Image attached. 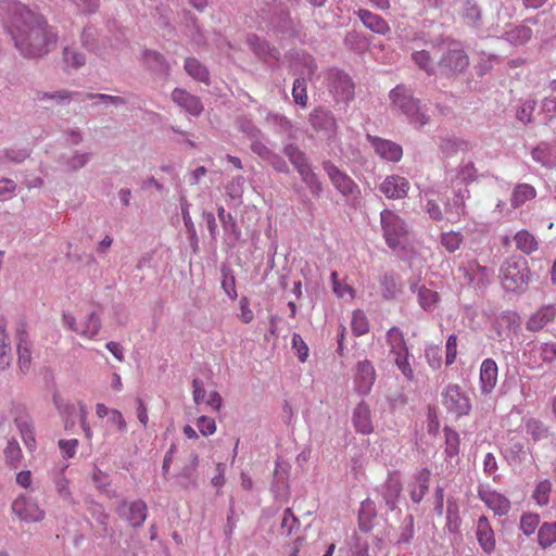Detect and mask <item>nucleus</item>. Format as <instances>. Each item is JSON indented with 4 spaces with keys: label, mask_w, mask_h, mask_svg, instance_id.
<instances>
[{
    "label": "nucleus",
    "mask_w": 556,
    "mask_h": 556,
    "mask_svg": "<svg viewBox=\"0 0 556 556\" xmlns=\"http://www.w3.org/2000/svg\"><path fill=\"white\" fill-rule=\"evenodd\" d=\"M9 31L16 49L26 58H41L56 47L58 33L47 20L31 10L16 5Z\"/></svg>",
    "instance_id": "obj_1"
},
{
    "label": "nucleus",
    "mask_w": 556,
    "mask_h": 556,
    "mask_svg": "<svg viewBox=\"0 0 556 556\" xmlns=\"http://www.w3.org/2000/svg\"><path fill=\"white\" fill-rule=\"evenodd\" d=\"M502 287L509 292L522 291L530 281L528 262L523 257L507 258L501 266Z\"/></svg>",
    "instance_id": "obj_2"
},
{
    "label": "nucleus",
    "mask_w": 556,
    "mask_h": 556,
    "mask_svg": "<svg viewBox=\"0 0 556 556\" xmlns=\"http://www.w3.org/2000/svg\"><path fill=\"white\" fill-rule=\"evenodd\" d=\"M389 97L393 108L403 112L413 124L424 126L427 123V117L420 110L419 101L413 97L410 90L405 86H396L390 91Z\"/></svg>",
    "instance_id": "obj_3"
},
{
    "label": "nucleus",
    "mask_w": 556,
    "mask_h": 556,
    "mask_svg": "<svg viewBox=\"0 0 556 556\" xmlns=\"http://www.w3.org/2000/svg\"><path fill=\"white\" fill-rule=\"evenodd\" d=\"M383 238L390 249L402 245L407 238L408 230L404 220L392 210L386 208L380 213Z\"/></svg>",
    "instance_id": "obj_4"
},
{
    "label": "nucleus",
    "mask_w": 556,
    "mask_h": 556,
    "mask_svg": "<svg viewBox=\"0 0 556 556\" xmlns=\"http://www.w3.org/2000/svg\"><path fill=\"white\" fill-rule=\"evenodd\" d=\"M477 178V169L471 160H463L458 166L456 180H459L460 184L465 185L464 189H458L457 192L454 191V207L462 208V213H465V200L470 198V191L467 186L475 181Z\"/></svg>",
    "instance_id": "obj_5"
},
{
    "label": "nucleus",
    "mask_w": 556,
    "mask_h": 556,
    "mask_svg": "<svg viewBox=\"0 0 556 556\" xmlns=\"http://www.w3.org/2000/svg\"><path fill=\"white\" fill-rule=\"evenodd\" d=\"M323 168L328 175L333 187L344 197L354 195L359 192L358 186L355 181L331 161H324Z\"/></svg>",
    "instance_id": "obj_6"
},
{
    "label": "nucleus",
    "mask_w": 556,
    "mask_h": 556,
    "mask_svg": "<svg viewBox=\"0 0 556 556\" xmlns=\"http://www.w3.org/2000/svg\"><path fill=\"white\" fill-rule=\"evenodd\" d=\"M11 509L20 520L25 522H39L46 516L45 510L39 507L38 503L26 495L17 496L12 502Z\"/></svg>",
    "instance_id": "obj_7"
},
{
    "label": "nucleus",
    "mask_w": 556,
    "mask_h": 556,
    "mask_svg": "<svg viewBox=\"0 0 556 556\" xmlns=\"http://www.w3.org/2000/svg\"><path fill=\"white\" fill-rule=\"evenodd\" d=\"M308 121L316 132L327 138H331L337 134V121L328 110L323 108L314 109L309 114Z\"/></svg>",
    "instance_id": "obj_8"
},
{
    "label": "nucleus",
    "mask_w": 556,
    "mask_h": 556,
    "mask_svg": "<svg viewBox=\"0 0 556 556\" xmlns=\"http://www.w3.org/2000/svg\"><path fill=\"white\" fill-rule=\"evenodd\" d=\"M410 189L409 181L400 175H389L379 185V190L386 198L400 200L407 197Z\"/></svg>",
    "instance_id": "obj_9"
},
{
    "label": "nucleus",
    "mask_w": 556,
    "mask_h": 556,
    "mask_svg": "<svg viewBox=\"0 0 556 556\" xmlns=\"http://www.w3.org/2000/svg\"><path fill=\"white\" fill-rule=\"evenodd\" d=\"M376 380V370L371 362L365 359L358 362L356 365V372L354 377L355 389L359 394H367L370 392Z\"/></svg>",
    "instance_id": "obj_10"
},
{
    "label": "nucleus",
    "mask_w": 556,
    "mask_h": 556,
    "mask_svg": "<svg viewBox=\"0 0 556 556\" xmlns=\"http://www.w3.org/2000/svg\"><path fill=\"white\" fill-rule=\"evenodd\" d=\"M367 139L381 159L394 163L402 159L403 150L400 144L371 135Z\"/></svg>",
    "instance_id": "obj_11"
},
{
    "label": "nucleus",
    "mask_w": 556,
    "mask_h": 556,
    "mask_svg": "<svg viewBox=\"0 0 556 556\" xmlns=\"http://www.w3.org/2000/svg\"><path fill=\"white\" fill-rule=\"evenodd\" d=\"M118 513L125 516L132 527H141L147 518V505L143 501H134L131 503L123 502Z\"/></svg>",
    "instance_id": "obj_12"
},
{
    "label": "nucleus",
    "mask_w": 556,
    "mask_h": 556,
    "mask_svg": "<svg viewBox=\"0 0 556 556\" xmlns=\"http://www.w3.org/2000/svg\"><path fill=\"white\" fill-rule=\"evenodd\" d=\"M497 364L492 358H486L480 367V389L483 394H490L497 382Z\"/></svg>",
    "instance_id": "obj_13"
},
{
    "label": "nucleus",
    "mask_w": 556,
    "mask_h": 556,
    "mask_svg": "<svg viewBox=\"0 0 556 556\" xmlns=\"http://www.w3.org/2000/svg\"><path fill=\"white\" fill-rule=\"evenodd\" d=\"M526 433L531 437L534 442L549 441L555 445L556 437L549 427L542 420L529 418L525 422Z\"/></svg>",
    "instance_id": "obj_14"
},
{
    "label": "nucleus",
    "mask_w": 556,
    "mask_h": 556,
    "mask_svg": "<svg viewBox=\"0 0 556 556\" xmlns=\"http://www.w3.org/2000/svg\"><path fill=\"white\" fill-rule=\"evenodd\" d=\"M172 99L177 105L185 109L193 116L200 115L203 111V105L200 99L193 94H190L185 89H174L172 92Z\"/></svg>",
    "instance_id": "obj_15"
},
{
    "label": "nucleus",
    "mask_w": 556,
    "mask_h": 556,
    "mask_svg": "<svg viewBox=\"0 0 556 556\" xmlns=\"http://www.w3.org/2000/svg\"><path fill=\"white\" fill-rule=\"evenodd\" d=\"M458 270L464 275L468 285L481 287L488 281L489 269L480 266L475 260L469 261L467 265H460Z\"/></svg>",
    "instance_id": "obj_16"
},
{
    "label": "nucleus",
    "mask_w": 556,
    "mask_h": 556,
    "mask_svg": "<svg viewBox=\"0 0 556 556\" xmlns=\"http://www.w3.org/2000/svg\"><path fill=\"white\" fill-rule=\"evenodd\" d=\"M26 325L21 323L16 329L17 340V354H18V367L21 371L25 372L28 370L31 361V353L27 340Z\"/></svg>",
    "instance_id": "obj_17"
},
{
    "label": "nucleus",
    "mask_w": 556,
    "mask_h": 556,
    "mask_svg": "<svg viewBox=\"0 0 556 556\" xmlns=\"http://www.w3.org/2000/svg\"><path fill=\"white\" fill-rule=\"evenodd\" d=\"M352 421L355 430L359 433L370 434L374 431L370 408L364 402L354 408Z\"/></svg>",
    "instance_id": "obj_18"
},
{
    "label": "nucleus",
    "mask_w": 556,
    "mask_h": 556,
    "mask_svg": "<svg viewBox=\"0 0 556 556\" xmlns=\"http://www.w3.org/2000/svg\"><path fill=\"white\" fill-rule=\"evenodd\" d=\"M357 16L364 24V26L370 29L372 33L378 35H386L390 31L388 22L378 14H375L368 10L359 9Z\"/></svg>",
    "instance_id": "obj_19"
},
{
    "label": "nucleus",
    "mask_w": 556,
    "mask_h": 556,
    "mask_svg": "<svg viewBox=\"0 0 556 556\" xmlns=\"http://www.w3.org/2000/svg\"><path fill=\"white\" fill-rule=\"evenodd\" d=\"M556 316V309L553 306H546L530 316L526 323V328L529 331H539L548 323L554 320Z\"/></svg>",
    "instance_id": "obj_20"
},
{
    "label": "nucleus",
    "mask_w": 556,
    "mask_h": 556,
    "mask_svg": "<svg viewBox=\"0 0 556 556\" xmlns=\"http://www.w3.org/2000/svg\"><path fill=\"white\" fill-rule=\"evenodd\" d=\"M477 539L485 553H491L495 548V538L489 521L485 517H480L477 525Z\"/></svg>",
    "instance_id": "obj_21"
},
{
    "label": "nucleus",
    "mask_w": 556,
    "mask_h": 556,
    "mask_svg": "<svg viewBox=\"0 0 556 556\" xmlns=\"http://www.w3.org/2000/svg\"><path fill=\"white\" fill-rule=\"evenodd\" d=\"M531 156L534 162L544 167H553L556 164V153L554 148L547 142H540L531 151Z\"/></svg>",
    "instance_id": "obj_22"
},
{
    "label": "nucleus",
    "mask_w": 556,
    "mask_h": 556,
    "mask_svg": "<svg viewBox=\"0 0 556 556\" xmlns=\"http://www.w3.org/2000/svg\"><path fill=\"white\" fill-rule=\"evenodd\" d=\"M15 424L21 433L25 446L29 451H34L36 448V439L31 418L27 415L18 416L15 419Z\"/></svg>",
    "instance_id": "obj_23"
},
{
    "label": "nucleus",
    "mask_w": 556,
    "mask_h": 556,
    "mask_svg": "<svg viewBox=\"0 0 556 556\" xmlns=\"http://www.w3.org/2000/svg\"><path fill=\"white\" fill-rule=\"evenodd\" d=\"M536 197V190L529 184H518L514 187L510 205L513 208H518L527 201L533 200Z\"/></svg>",
    "instance_id": "obj_24"
},
{
    "label": "nucleus",
    "mask_w": 556,
    "mask_h": 556,
    "mask_svg": "<svg viewBox=\"0 0 556 556\" xmlns=\"http://www.w3.org/2000/svg\"><path fill=\"white\" fill-rule=\"evenodd\" d=\"M430 471L427 469L420 470L415 481L410 485V498L414 503H419L429 489Z\"/></svg>",
    "instance_id": "obj_25"
},
{
    "label": "nucleus",
    "mask_w": 556,
    "mask_h": 556,
    "mask_svg": "<svg viewBox=\"0 0 556 556\" xmlns=\"http://www.w3.org/2000/svg\"><path fill=\"white\" fill-rule=\"evenodd\" d=\"M503 455L509 465L518 466L526 459L527 452L521 441L511 439L504 448Z\"/></svg>",
    "instance_id": "obj_26"
},
{
    "label": "nucleus",
    "mask_w": 556,
    "mask_h": 556,
    "mask_svg": "<svg viewBox=\"0 0 556 556\" xmlns=\"http://www.w3.org/2000/svg\"><path fill=\"white\" fill-rule=\"evenodd\" d=\"M53 403L63 418L65 430H71L75 426L74 415L76 413L75 406L72 403L65 402L60 394L53 395Z\"/></svg>",
    "instance_id": "obj_27"
},
{
    "label": "nucleus",
    "mask_w": 556,
    "mask_h": 556,
    "mask_svg": "<svg viewBox=\"0 0 556 556\" xmlns=\"http://www.w3.org/2000/svg\"><path fill=\"white\" fill-rule=\"evenodd\" d=\"M282 151L298 173L309 166L306 154L298 146L289 143Z\"/></svg>",
    "instance_id": "obj_28"
},
{
    "label": "nucleus",
    "mask_w": 556,
    "mask_h": 556,
    "mask_svg": "<svg viewBox=\"0 0 556 556\" xmlns=\"http://www.w3.org/2000/svg\"><path fill=\"white\" fill-rule=\"evenodd\" d=\"M80 329L78 333L81 337L93 339L100 331L101 321L100 317L94 313H89L84 320L79 323Z\"/></svg>",
    "instance_id": "obj_29"
},
{
    "label": "nucleus",
    "mask_w": 556,
    "mask_h": 556,
    "mask_svg": "<svg viewBox=\"0 0 556 556\" xmlns=\"http://www.w3.org/2000/svg\"><path fill=\"white\" fill-rule=\"evenodd\" d=\"M514 241L516 242V248L525 254H531L539 248L535 237L526 229L518 231L514 237Z\"/></svg>",
    "instance_id": "obj_30"
},
{
    "label": "nucleus",
    "mask_w": 556,
    "mask_h": 556,
    "mask_svg": "<svg viewBox=\"0 0 556 556\" xmlns=\"http://www.w3.org/2000/svg\"><path fill=\"white\" fill-rule=\"evenodd\" d=\"M387 340L391 348V352L395 355L408 354L403 333L399 328H391L387 333Z\"/></svg>",
    "instance_id": "obj_31"
},
{
    "label": "nucleus",
    "mask_w": 556,
    "mask_h": 556,
    "mask_svg": "<svg viewBox=\"0 0 556 556\" xmlns=\"http://www.w3.org/2000/svg\"><path fill=\"white\" fill-rule=\"evenodd\" d=\"M538 542L544 549L556 543V522H544L539 528Z\"/></svg>",
    "instance_id": "obj_32"
},
{
    "label": "nucleus",
    "mask_w": 556,
    "mask_h": 556,
    "mask_svg": "<svg viewBox=\"0 0 556 556\" xmlns=\"http://www.w3.org/2000/svg\"><path fill=\"white\" fill-rule=\"evenodd\" d=\"M302 181L306 185L315 198H319L323 192V185L318 176L313 172L311 165L299 173Z\"/></svg>",
    "instance_id": "obj_33"
},
{
    "label": "nucleus",
    "mask_w": 556,
    "mask_h": 556,
    "mask_svg": "<svg viewBox=\"0 0 556 556\" xmlns=\"http://www.w3.org/2000/svg\"><path fill=\"white\" fill-rule=\"evenodd\" d=\"M5 320L0 316V368L7 369L11 361V346L7 343Z\"/></svg>",
    "instance_id": "obj_34"
},
{
    "label": "nucleus",
    "mask_w": 556,
    "mask_h": 556,
    "mask_svg": "<svg viewBox=\"0 0 556 556\" xmlns=\"http://www.w3.org/2000/svg\"><path fill=\"white\" fill-rule=\"evenodd\" d=\"M486 505L497 515H506L510 509V502L500 493H491L485 498Z\"/></svg>",
    "instance_id": "obj_35"
},
{
    "label": "nucleus",
    "mask_w": 556,
    "mask_h": 556,
    "mask_svg": "<svg viewBox=\"0 0 556 556\" xmlns=\"http://www.w3.org/2000/svg\"><path fill=\"white\" fill-rule=\"evenodd\" d=\"M185 70L191 77L199 81L206 83L208 80L206 67L194 58L186 59Z\"/></svg>",
    "instance_id": "obj_36"
},
{
    "label": "nucleus",
    "mask_w": 556,
    "mask_h": 556,
    "mask_svg": "<svg viewBox=\"0 0 556 556\" xmlns=\"http://www.w3.org/2000/svg\"><path fill=\"white\" fill-rule=\"evenodd\" d=\"M384 489L386 491L383 497L386 500V503L391 509H394L395 502L399 498L402 491L401 482L397 478L391 477L386 482Z\"/></svg>",
    "instance_id": "obj_37"
},
{
    "label": "nucleus",
    "mask_w": 556,
    "mask_h": 556,
    "mask_svg": "<svg viewBox=\"0 0 556 556\" xmlns=\"http://www.w3.org/2000/svg\"><path fill=\"white\" fill-rule=\"evenodd\" d=\"M471 409V399L466 393H460L458 387L454 386V413L457 416L468 415Z\"/></svg>",
    "instance_id": "obj_38"
},
{
    "label": "nucleus",
    "mask_w": 556,
    "mask_h": 556,
    "mask_svg": "<svg viewBox=\"0 0 556 556\" xmlns=\"http://www.w3.org/2000/svg\"><path fill=\"white\" fill-rule=\"evenodd\" d=\"M351 328L356 337L363 336L369 331V323L363 311L356 309L353 312Z\"/></svg>",
    "instance_id": "obj_39"
},
{
    "label": "nucleus",
    "mask_w": 556,
    "mask_h": 556,
    "mask_svg": "<svg viewBox=\"0 0 556 556\" xmlns=\"http://www.w3.org/2000/svg\"><path fill=\"white\" fill-rule=\"evenodd\" d=\"M4 456H5L7 463L12 468L18 467V465L22 460L23 454H22V450L16 441L13 440V441L8 442V445L4 448Z\"/></svg>",
    "instance_id": "obj_40"
},
{
    "label": "nucleus",
    "mask_w": 556,
    "mask_h": 556,
    "mask_svg": "<svg viewBox=\"0 0 556 556\" xmlns=\"http://www.w3.org/2000/svg\"><path fill=\"white\" fill-rule=\"evenodd\" d=\"M223 280H222V288L224 289L225 293L229 296L231 300H236L238 296L237 290H236V278L232 274V271L229 268L224 267L222 269Z\"/></svg>",
    "instance_id": "obj_41"
},
{
    "label": "nucleus",
    "mask_w": 556,
    "mask_h": 556,
    "mask_svg": "<svg viewBox=\"0 0 556 556\" xmlns=\"http://www.w3.org/2000/svg\"><path fill=\"white\" fill-rule=\"evenodd\" d=\"M254 51L261 56H270L273 59L279 58L278 49L270 47L266 41H260L258 38L253 37L249 39Z\"/></svg>",
    "instance_id": "obj_42"
},
{
    "label": "nucleus",
    "mask_w": 556,
    "mask_h": 556,
    "mask_svg": "<svg viewBox=\"0 0 556 556\" xmlns=\"http://www.w3.org/2000/svg\"><path fill=\"white\" fill-rule=\"evenodd\" d=\"M552 483L548 480L540 481L533 492V498L540 506L548 504Z\"/></svg>",
    "instance_id": "obj_43"
},
{
    "label": "nucleus",
    "mask_w": 556,
    "mask_h": 556,
    "mask_svg": "<svg viewBox=\"0 0 556 556\" xmlns=\"http://www.w3.org/2000/svg\"><path fill=\"white\" fill-rule=\"evenodd\" d=\"M292 97L294 102L301 106H306L307 104V92H306V83L303 78H298L293 83L292 88Z\"/></svg>",
    "instance_id": "obj_44"
},
{
    "label": "nucleus",
    "mask_w": 556,
    "mask_h": 556,
    "mask_svg": "<svg viewBox=\"0 0 556 556\" xmlns=\"http://www.w3.org/2000/svg\"><path fill=\"white\" fill-rule=\"evenodd\" d=\"M418 299L420 305L428 311L437 304L439 295L435 291L421 287L418 291Z\"/></svg>",
    "instance_id": "obj_45"
},
{
    "label": "nucleus",
    "mask_w": 556,
    "mask_h": 556,
    "mask_svg": "<svg viewBox=\"0 0 556 556\" xmlns=\"http://www.w3.org/2000/svg\"><path fill=\"white\" fill-rule=\"evenodd\" d=\"M299 527H300L299 519L294 516L291 508H287L283 511L282 520H281L282 534L291 535L294 528H299Z\"/></svg>",
    "instance_id": "obj_46"
},
{
    "label": "nucleus",
    "mask_w": 556,
    "mask_h": 556,
    "mask_svg": "<svg viewBox=\"0 0 556 556\" xmlns=\"http://www.w3.org/2000/svg\"><path fill=\"white\" fill-rule=\"evenodd\" d=\"M540 518L536 514H526L521 517L520 529L525 535L533 534L539 526Z\"/></svg>",
    "instance_id": "obj_47"
},
{
    "label": "nucleus",
    "mask_w": 556,
    "mask_h": 556,
    "mask_svg": "<svg viewBox=\"0 0 556 556\" xmlns=\"http://www.w3.org/2000/svg\"><path fill=\"white\" fill-rule=\"evenodd\" d=\"M338 85L334 86L336 90H341V93L345 96V98H350L353 94L354 85L349 75L338 72L336 74Z\"/></svg>",
    "instance_id": "obj_48"
},
{
    "label": "nucleus",
    "mask_w": 556,
    "mask_h": 556,
    "mask_svg": "<svg viewBox=\"0 0 556 556\" xmlns=\"http://www.w3.org/2000/svg\"><path fill=\"white\" fill-rule=\"evenodd\" d=\"M218 218L226 231H232L236 233V237L239 236L240 231L237 227V223L230 213H227L224 206H219L217 210Z\"/></svg>",
    "instance_id": "obj_49"
},
{
    "label": "nucleus",
    "mask_w": 556,
    "mask_h": 556,
    "mask_svg": "<svg viewBox=\"0 0 556 556\" xmlns=\"http://www.w3.org/2000/svg\"><path fill=\"white\" fill-rule=\"evenodd\" d=\"M535 349L544 363H552L556 361V343H541L540 345L535 346Z\"/></svg>",
    "instance_id": "obj_50"
},
{
    "label": "nucleus",
    "mask_w": 556,
    "mask_h": 556,
    "mask_svg": "<svg viewBox=\"0 0 556 556\" xmlns=\"http://www.w3.org/2000/svg\"><path fill=\"white\" fill-rule=\"evenodd\" d=\"M535 109L534 101H526L523 102L517 110L516 117L522 122L523 124L532 123V114Z\"/></svg>",
    "instance_id": "obj_51"
},
{
    "label": "nucleus",
    "mask_w": 556,
    "mask_h": 556,
    "mask_svg": "<svg viewBox=\"0 0 556 556\" xmlns=\"http://www.w3.org/2000/svg\"><path fill=\"white\" fill-rule=\"evenodd\" d=\"M463 17L466 18L469 23L475 24L481 17L480 8L472 0H467L462 13Z\"/></svg>",
    "instance_id": "obj_52"
},
{
    "label": "nucleus",
    "mask_w": 556,
    "mask_h": 556,
    "mask_svg": "<svg viewBox=\"0 0 556 556\" xmlns=\"http://www.w3.org/2000/svg\"><path fill=\"white\" fill-rule=\"evenodd\" d=\"M413 60L415 61V63L421 68L424 70L425 72H427L428 74H432L433 73V64L431 62V58L429 55V52L428 51H425V50H421V51H416L414 54H413Z\"/></svg>",
    "instance_id": "obj_53"
},
{
    "label": "nucleus",
    "mask_w": 556,
    "mask_h": 556,
    "mask_svg": "<svg viewBox=\"0 0 556 556\" xmlns=\"http://www.w3.org/2000/svg\"><path fill=\"white\" fill-rule=\"evenodd\" d=\"M292 346L296 351L300 362L304 363L308 357V348L299 333H293Z\"/></svg>",
    "instance_id": "obj_54"
},
{
    "label": "nucleus",
    "mask_w": 556,
    "mask_h": 556,
    "mask_svg": "<svg viewBox=\"0 0 556 556\" xmlns=\"http://www.w3.org/2000/svg\"><path fill=\"white\" fill-rule=\"evenodd\" d=\"M64 61L68 65H71L75 68H78L85 64L86 59H85L84 54H81L77 51L71 50L70 48H65L64 49Z\"/></svg>",
    "instance_id": "obj_55"
},
{
    "label": "nucleus",
    "mask_w": 556,
    "mask_h": 556,
    "mask_svg": "<svg viewBox=\"0 0 556 556\" xmlns=\"http://www.w3.org/2000/svg\"><path fill=\"white\" fill-rule=\"evenodd\" d=\"M197 426L202 435L207 437L216 431L215 420L207 416H201L198 418Z\"/></svg>",
    "instance_id": "obj_56"
},
{
    "label": "nucleus",
    "mask_w": 556,
    "mask_h": 556,
    "mask_svg": "<svg viewBox=\"0 0 556 556\" xmlns=\"http://www.w3.org/2000/svg\"><path fill=\"white\" fill-rule=\"evenodd\" d=\"M59 448L61 450V453L64 458H72L76 454V450L78 446V440L77 439H71V440H60Z\"/></svg>",
    "instance_id": "obj_57"
},
{
    "label": "nucleus",
    "mask_w": 556,
    "mask_h": 556,
    "mask_svg": "<svg viewBox=\"0 0 556 556\" xmlns=\"http://www.w3.org/2000/svg\"><path fill=\"white\" fill-rule=\"evenodd\" d=\"M511 38L519 45L528 42L532 37V30L528 26H518L510 33Z\"/></svg>",
    "instance_id": "obj_58"
},
{
    "label": "nucleus",
    "mask_w": 556,
    "mask_h": 556,
    "mask_svg": "<svg viewBox=\"0 0 556 556\" xmlns=\"http://www.w3.org/2000/svg\"><path fill=\"white\" fill-rule=\"evenodd\" d=\"M469 65V58L463 49L454 46V72H463Z\"/></svg>",
    "instance_id": "obj_59"
},
{
    "label": "nucleus",
    "mask_w": 556,
    "mask_h": 556,
    "mask_svg": "<svg viewBox=\"0 0 556 556\" xmlns=\"http://www.w3.org/2000/svg\"><path fill=\"white\" fill-rule=\"evenodd\" d=\"M240 305V314L239 318L244 324H250L254 318V313L250 308V303L247 296H242L239 302Z\"/></svg>",
    "instance_id": "obj_60"
},
{
    "label": "nucleus",
    "mask_w": 556,
    "mask_h": 556,
    "mask_svg": "<svg viewBox=\"0 0 556 556\" xmlns=\"http://www.w3.org/2000/svg\"><path fill=\"white\" fill-rule=\"evenodd\" d=\"M542 112L548 114V118H546L543 123L546 125L552 121L556 113V98L546 97L542 100L541 103Z\"/></svg>",
    "instance_id": "obj_61"
},
{
    "label": "nucleus",
    "mask_w": 556,
    "mask_h": 556,
    "mask_svg": "<svg viewBox=\"0 0 556 556\" xmlns=\"http://www.w3.org/2000/svg\"><path fill=\"white\" fill-rule=\"evenodd\" d=\"M109 421L117 428L118 431L125 432L127 430V422L123 414L117 409H111Z\"/></svg>",
    "instance_id": "obj_62"
},
{
    "label": "nucleus",
    "mask_w": 556,
    "mask_h": 556,
    "mask_svg": "<svg viewBox=\"0 0 556 556\" xmlns=\"http://www.w3.org/2000/svg\"><path fill=\"white\" fill-rule=\"evenodd\" d=\"M243 177L239 176L227 186V193L231 198H239L242 194Z\"/></svg>",
    "instance_id": "obj_63"
},
{
    "label": "nucleus",
    "mask_w": 556,
    "mask_h": 556,
    "mask_svg": "<svg viewBox=\"0 0 556 556\" xmlns=\"http://www.w3.org/2000/svg\"><path fill=\"white\" fill-rule=\"evenodd\" d=\"M268 163L278 173L288 174L290 172V168H289V165L287 164V162L280 155L276 154V153H273Z\"/></svg>",
    "instance_id": "obj_64"
}]
</instances>
